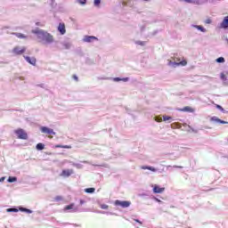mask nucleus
Returning a JSON list of instances; mask_svg holds the SVG:
<instances>
[{"label":"nucleus","instance_id":"nucleus-1","mask_svg":"<svg viewBox=\"0 0 228 228\" xmlns=\"http://www.w3.org/2000/svg\"><path fill=\"white\" fill-rule=\"evenodd\" d=\"M32 33L37 35L40 44H43V45H51V44L54 43V37L44 29L36 28L32 30Z\"/></svg>","mask_w":228,"mask_h":228},{"label":"nucleus","instance_id":"nucleus-2","mask_svg":"<svg viewBox=\"0 0 228 228\" xmlns=\"http://www.w3.org/2000/svg\"><path fill=\"white\" fill-rule=\"evenodd\" d=\"M167 65L168 67H173V69L177 67H186V65H188V61H186V59L183 58V60L178 62L168 61Z\"/></svg>","mask_w":228,"mask_h":228},{"label":"nucleus","instance_id":"nucleus-3","mask_svg":"<svg viewBox=\"0 0 228 228\" xmlns=\"http://www.w3.org/2000/svg\"><path fill=\"white\" fill-rule=\"evenodd\" d=\"M15 134L20 138V140H28V134L24 129L19 128L14 130Z\"/></svg>","mask_w":228,"mask_h":228},{"label":"nucleus","instance_id":"nucleus-4","mask_svg":"<svg viewBox=\"0 0 228 228\" xmlns=\"http://www.w3.org/2000/svg\"><path fill=\"white\" fill-rule=\"evenodd\" d=\"M63 211L65 213H77V208L74 205V203L68 205L64 208Z\"/></svg>","mask_w":228,"mask_h":228},{"label":"nucleus","instance_id":"nucleus-5","mask_svg":"<svg viewBox=\"0 0 228 228\" xmlns=\"http://www.w3.org/2000/svg\"><path fill=\"white\" fill-rule=\"evenodd\" d=\"M41 133H44L45 134H56L53 128H49L47 126H41L40 127Z\"/></svg>","mask_w":228,"mask_h":228},{"label":"nucleus","instance_id":"nucleus-6","mask_svg":"<svg viewBox=\"0 0 228 228\" xmlns=\"http://www.w3.org/2000/svg\"><path fill=\"white\" fill-rule=\"evenodd\" d=\"M114 204L115 206H120V208H129V206H131V201H122L117 200Z\"/></svg>","mask_w":228,"mask_h":228},{"label":"nucleus","instance_id":"nucleus-7","mask_svg":"<svg viewBox=\"0 0 228 228\" xmlns=\"http://www.w3.org/2000/svg\"><path fill=\"white\" fill-rule=\"evenodd\" d=\"M13 54L20 55L26 53V47L16 46L12 49Z\"/></svg>","mask_w":228,"mask_h":228},{"label":"nucleus","instance_id":"nucleus-8","mask_svg":"<svg viewBox=\"0 0 228 228\" xmlns=\"http://www.w3.org/2000/svg\"><path fill=\"white\" fill-rule=\"evenodd\" d=\"M151 188L153 189V193H163V191H165V187H161L158 184H151Z\"/></svg>","mask_w":228,"mask_h":228},{"label":"nucleus","instance_id":"nucleus-9","mask_svg":"<svg viewBox=\"0 0 228 228\" xmlns=\"http://www.w3.org/2000/svg\"><path fill=\"white\" fill-rule=\"evenodd\" d=\"M220 29H228V16L223 19V21L219 25Z\"/></svg>","mask_w":228,"mask_h":228},{"label":"nucleus","instance_id":"nucleus-10","mask_svg":"<svg viewBox=\"0 0 228 228\" xmlns=\"http://www.w3.org/2000/svg\"><path fill=\"white\" fill-rule=\"evenodd\" d=\"M72 174H74V170L64 169V170H62L61 175V177H70V175H72Z\"/></svg>","mask_w":228,"mask_h":228},{"label":"nucleus","instance_id":"nucleus-11","mask_svg":"<svg viewBox=\"0 0 228 228\" xmlns=\"http://www.w3.org/2000/svg\"><path fill=\"white\" fill-rule=\"evenodd\" d=\"M94 40H97V37L94 36H85L83 38V42H86L87 44L92 43Z\"/></svg>","mask_w":228,"mask_h":228},{"label":"nucleus","instance_id":"nucleus-12","mask_svg":"<svg viewBox=\"0 0 228 228\" xmlns=\"http://www.w3.org/2000/svg\"><path fill=\"white\" fill-rule=\"evenodd\" d=\"M57 29L61 35H65L67 33V29H65L64 23H60Z\"/></svg>","mask_w":228,"mask_h":228},{"label":"nucleus","instance_id":"nucleus-13","mask_svg":"<svg viewBox=\"0 0 228 228\" xmlns=\"http://www.w3.org/2000/svg\"><path fill=\"white\" fill-rule=\"evenodd\" d=\"M24 58L28 63H30V65L37 64V59H35V57L24 56Z\"/></svg>","mask_w":228,"mask_h":228},{"label":"nucleus","instance_id":"nucleus-14","mask_svg":"<svg viewBox=\"0 0 228 228\" xmlns=\"http://www.w3.org/2000/svg\"><path fill=\"white\" fill-rule=\"evenodd\" d=\"M62 49H70L72 47V43L69 41H64L61 43Z\"/></svg>","mask_w":228,"mask_h":228},{"label":"nucleus","instance_id":"nucleus-15","mask_svg":"<svg viewBox=\"0 0 228 228\" xmlns=\"http://www.w3.org/2000/svg\"><path fill=\"white\" fill-rule=\"evenodd\" d=\"M206 3H208V0H192V4H197L198 6L206 4Z\"/></svg>","mask_w":228,"mask_h":228},{"label":"nucleus","instance_id":"nucleus-16","mask_svg":"<svg viewBox=\"0 0 228 228\" xmlns=\"http://www.w3.org/2000/svg\"><path fill=\"white\" fill-rule=\"evenodd\" d=\"M142 170H151V172H158V169L155 168L154 167L142 166Z\"/></svg>","mask_w":228,"mask_h":228},{"label":"nucleus","instance_id":"nucleus-17","mask_svg":"<svg viewBox=\"0 0 228 228\" xmlns=\"http://www.w3.org/2000/svg\"><path fill=\"white\" fill-rule=\"evenodd\" d=\"M191 27L195 28L196 29H199V31H201V33H206V28L202 26L191 25Z\"/></svg>","mask_w":228,"mask_h":228},{"label":"nucleus","instance_id":"nucleus-18","mask_svg":"<svg viewBox=\"0 0 228 228\" xmlns=\"http://www.w3.org/2000/svg\"><path fill=\"white\" fill-rule=\"evenodd\" d=\"M45 148V145L42 142L37 143L36 146V149L37 151H44Z\"/></svg>","mask_w":228,"mask_h":228},{"label":"nucleus","instance_id":"nucleus-19","mask_svg":"<svg viewBox=\"0 0 228 228\" xmlns=\"http://www.w3.org/2000/svg\"><path fill=\"white\" fill-rule=\"evenodd\" d=\"M178 111H189V112H193V109L190 107H185L183 109H179Z\"/></svg>","mask_w":228,"mask_h":228},{"label":"nucleus","instance_id":"nucleus-20","mask_svg":"<svg viewBox=\"0 0 228 228\" xmlns=\"http://www.w3.org/2000/svg\"><path fill=\"white\" fill-rule=\"evenodd\" d=\"M20 211H23L24 213H28V215H31V213H33L32 210L24 208H20Z\"/></svg>","mask_w":228,"mask_h":228},{"label":"nucleus","instance_id":"nucleus-21","mask_svg":"<svg viewBox=\"0 0 228 228\" xmlns=\"http://www.w3.org/2000/svg\"><path fill=\"white\" fill-rule=\"evenodd\" d=\"M8 183H15L17 182V177L16 176H9V178L7 179Z\"/></svg>","mask_w":228,"mask_h":228},{"label":"nucleus","instance_id":"nucleus-22","mask_svg":"<svg viewBox=\"0 0 228 228\" xmlns=\"http://www.w3.org/2000/svg\"><path fill=\"white\" fill-rule=\"evenodd\" d=\"M86 193H94L95 192V188H87L85 189Z\"/></svg>","mask_w":228,"mask_h":228},{"label":"nucleus","instance_id":"nucleus-23","mask_svg":"<svg viewBox=\"0 0 228 228\" xmlns=\"http://www.w3.org/2000/svg\"><path fill=\"white\" fill-rule=\"evenodd\" d=\"M216 63H225V59L224 57H219L216 60Z\"/></svg>","mask_w":228,"mask_h":228},{"label":"nucleus","instance_id":"nucleus-24","mask_svg":"<svg viewBox=\"0 0 228 228\" xmlns=\"http://www.w3.org/2000/svg\"><path fill=\"white\" fill-rule=\"evenodd\" d=\"M7 213H19V209L17 208H7Z\"/></svg>","mask_w":228,"mask_h":228},{"label":"nucleus","instance_id":"nucleus-25","mask_svg":"<svg viewBox=\"0 0 228 228\" xmlns=\"http://www.w3.org/2000/svg\"><path fill=\"white\" fill-rule=\"evenodd\" d=\"M15 37L18 38H28V37L24 36L23 34L20 33H14Z\"/></svg>","mask_w":228,"mask_h":228},{"label":"nucleus","instance_id":"nucleus-26","mask_svg":"<svg viewBox=\"0 0 228 228\" xmlns=\"http://www.w3.org/2000/svg\"><path fill=\"white\" fill-rule=\"evenodd\" d=\"M220 78L222 79L223 83L227 81V77H225V74L224 73L220 74Z\"/></svg>","mask_w":228,"mask_h":228},{"label":"nucleus","instance_id":"nucleus-27","mask_svg":"<svg viewBox=\"0 0 228 228\" xmlns=\"http://www.w3.org/2000/svg\"><path fill=\"white\" fill-rule=\"evenodd\" d=\"M56 147H57V149H71L72 148L69 145H64V146L57 145Z\"/></svg>","mask_w":228,"mask_h":228},{"label":"nucleus","instance_id":"nucleus-28","mask_svg":"<svg viewBox=\"0 0 228 228\" xmlns=\"http://www.w3.org/2000/svg\"><path fill=\"white\" fill-rule=\"evenodd\" d=\"M163 120H164V122H167L168 120H172V117H170V116H163Z\"/></svg>","mask_w":228,"mask_h":228},{"label":"nucleus","instance_id":"nucleus-29","mask_svg":"<svg viewBox=\"0 0 228 228\" xmlns=\"http://www.w3.org/2000/svg\"><path fill=\"white\" fill-rule=\"evenodd\" d=\"M100 208H101V209H108V208H110V207L106 204H100Z\"/></svg>","mask_w":228,"mask_h":228},{"label":"nucleus","instance_id":"nucleus-30","mask_svg":"<svg viewBox=\"0 0 228 228\" xmlns=\"http://www.w3.org/2000/svg\"><path fill=\"white\" fill-rule=\"evenodd\" d=\"M135 44L137 45H145L146 43H145V41H136Z\"/></svg>","mask_w":228,"mask_h":228},{"label":"nucleus","instance_id":"nucleus-31","mask_svg":"<svg viewBox=\"0 0 228 228\" xmlns=\"http://www.w3.org/2000/svg\"><path fill=\"white\" fill-rule=\"evenodd\" d=\"M211 120H212V122H218V123L220 122V118H218L216 117H212Z\"/></svg>","mask_w":228,"mask_h":228},{"label":"nucleus","instance_id":"nucleus-32","mask_svg":"<svg viewBox=\"0 0 228 228\" xmlns=\"http://www.w3.org/2000/svg\"><path fill=\"white\" fill-rule=\"evenodd\" d=\"M54 200H56V202H60V200H63V198L61 196H57L54 198Z\"/></svg>","mask_w":228,"mask_h":228},{"label":"nucleus","instance_id":"nucleus-33","mask_svg":"<svg viewBox=\"0 0 228 228\" xmlns=\"http://www.w3.org/2000/svg\"><path fill=\"white\" fill-rule=\"evenodd\" d=\"M94 6H99L101 4V0H94Z\"/></svg>","mask_w":228,"mask_h":228},{"label":"nucleus","instance_id":"nucleus-34","mask_svg":"<svg viewBox=\"0 0 228 228\" xmlns=\"http://www.w3.org/2000/svg\"><path fill=\"white\" fill-rule=\"evenodd\" d=\"M77 3H79V4H86V0H77Z\"/></svg>","mask_w":228,"mask_h":228},{"label":"nucleus","instance_id":"nucleus-35","mask_svg":"<svg viewBox=\"0 0 228 228\" xmlns=\"http://www.w3.org/2000/svg\"><path fill=\"white\" fill-rule=\"evenodd\" d=\"M211 22H213V20L209 18L205 20V24H211Z\"/></svg>","mask_w":228,"mask_h":228},{"label":"nucleus","instance_id":"nucleus-36","mask_svg":"<svg viewBox=\"0 0 228 228\" xmlns=\"http://www.w3.org/2000/svg\"><path fill=\"white\" fill-rule=\"evenodd\" d=\"M121 81H123L124 83H127V81H129V77H123L121 78Z\"/></svg>","mask_w":228,"mask_h":228},{"label":"nucleus","instance_id":"nucleus-37","mask_svg":"<svg viewBox=\"0 0 228 228\" xmlns=\"http://www.w3.org/2000/svg\"><path fill=\"white\" fill-rule=\"evenodd\" d=\"M163 119L159 117H155V121L156 122H161Z\"/></svg>","mask_w":228,"mask_h":228},{"label":"nucleus","instance_id":"nucleus-38","mask_svg":"<svg viewBox=\"0 0 228 228\" xmlns=\"http://www.w3.org/2000/svg\"><path fill=\"white\" fill-rule=\"evenodd\" d=\"M113 81H115V82L122 81V78H120V77H114Z\"/></svg>","mask_w":228,"mask_h":228},{"label":"nucleus","instance_id":"nucleus-39","mask_svg":"<svg viewBox=\"0 0 228 228\" xmlns=\"http://www.w3.org/2000/svg\"><path fill=\"white\" fill-rule=\"evenodd\" d=\"M102 213V215H113V213H110V212H99Z\"/></svg>","mask_w":228,"mask_h":228},{"label":"nucleus","instance_id":"nucleus-40","mask_svg":"<svg viewBox=\"0 0 228 228\" xmlns=\"http://www.w3.org/2000/svg\"><path fill=\"white\" fill-rule=\"evenodd\" d=\"M182 1H185V3H190L193 4V0H182Z\"/></svg>","mask_w":228,"mask_h":228},{"label":"nucleus","instance_id":"nucleus-41","mask_svg":"<svg viewBox=\"0 0 228 228\" xmlns=\"http://www.w3.org/2000/svg\"><path fill=\"white\" fill-rule=\"evenodd\" d=\"M216 108H217L218 110H220L221 111H224V108H222V106L217 105Z\"/></svg>","mask_w":228,"mask_h":228},{"label":"nucleus","instance_id":"nucleus-42","mask_svg":"<svg viewBox=\"0 0 228 228\" xmlns=\"http://www.w3.org/2000/svg\"><path fill=\"white\" fill-rule=\"evenodd\" d=\"M4 179H6V177L3 176L0 178V183H4Z\"/></svg>","mask_w":228,"mask_h":228},{"label":"nucleus","instance_id":"nucleus-43","mask_svg":"<svg viewBox=\"0 0 228 228\" xmlns=\"http://www.w3.org/2000/svg\"><path fill=\"white\" fill-rule=\"evenodd\" d=\"M219 124H228V122L220 119Z\"/></svg>","mask_w":228,"mask_h":228},{"label":"nucleus","instance_id":"nucleus-44","mask_svg":"<svg viewBox=\"0 0 228 228\" xmlns=\"http://www.w3.org/2000/svg\"><path fill=\"white\" fill-rule=\"evenodd\" d=\"M173 168H183L181 166H174Z\"/></svg>","mask_w":228,"mask_h":228},{"label":"nucleus","instance_id":"nucleus-45","mask_svg":"<svg viewBox=\"0 0 228 228\" xmlns=\"http://www.w3.org/2000/svg\"><path fill=\"white\" fill-rule=\"evenodd\" d=\"M83 204H85V200H80V206H83Z\"/></svg>","mask_w":228,"mask_h":228},{"label":"nucleus","instance_id":"nucleus-46","mask_svg":"<svg viewBox=\"0 0 228 228\" xmlns=\"http://www.w3.org/2000/svg\"><path fill=\"white\" fill-rule=\"evenodd\" d=\"M73 167H77V168H80L79 164H73Z\"/></svg>","mask_w":228,"mask_h":228},{"label":"nucleus","instance_id":"nucleus-47","mask_svg":"<svg viewBox=\"0 0 228 228\" xmlns=\"http://www.w3.org/2000/svg\"><path fill=\"white\" fill-rule=\"evenodd\" d=\"M153 199H154V200H156V202H161L160 200L158 198H153Z\"/></svg>","mask_w":228,"mask_h":228},{"label":"nucleus","instance_id":"nucleus-48","mask_svg":"<svg viewBox=\"0 0 228 228\" xmlns=\"http://www.w3.org/2000/svg\"><path fill=\"white\" fill-rule=\"evenodd\" d=\"M135 222H137V224H140L142 225V222L138 219H135Z\"/></svg>","mask_w":228,"mask_h":228},{"label":"nucleus","instance_id":"nucleus-49","mask_svg":"<svg viewBox=\"0 0 228 228\" xmlns=\"http://www.w3.org/2000/svg\"><path fill=\"white\" fill-rule=\"evenodd\" d=\"M73 79H75V81H77V76H73Z\"/></svg>","mask_w":228,"mask_h":228},{"label":"nucleus","instance_id":"nucleus-50","mask_svg":"<svg viewBox=\"0 0 228 228\" xmlns=\"http://www.w3.org/2000/svg\"><path fill=\"white\" fill-rule=\"evenodd\" d=\"M224 85H227L228 86V78L226 79V81L224 82Z\"/></svg>","mask_w":228,"mask_h":228},{"label":"nucleus","instance_id":"nucleus-51","mask_svg":"<svg viewBox=\"0 0 228 228\" xmlns=\"http://www.w3.org/2000/svg\"><path fill=\"white\" fill-rule=\"evenodd\" d=\"M36 25H37V26H42V25H41L40 23H38V22H37V23H36Z\"/></svg>","mask_w":228,"mask_h":228}]
</instances>
